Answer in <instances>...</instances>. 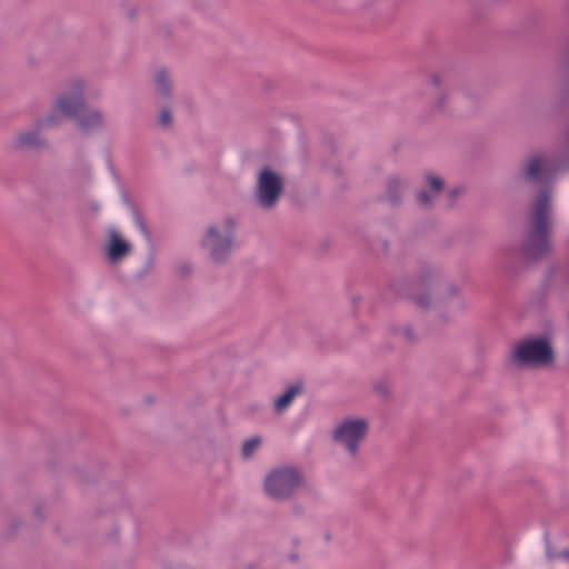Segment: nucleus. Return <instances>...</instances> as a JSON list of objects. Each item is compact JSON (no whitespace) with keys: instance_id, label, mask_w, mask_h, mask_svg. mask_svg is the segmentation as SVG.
Returning <instances> with one entry per match:
<instances>
[{"instance_id":"f257e3e1","label":"nucleus","mask_w":569,"mask_h":569,"mask_svg":"<svg viewBox=\"0 0 569 569\" xmlns=\"http://www.w3.org/2000/svg\"><path fill=\"white\" fill-rule=\"evenodd\" d=\"M551 212V191L545 188L538 192L530 206L529 219L520 246L523 260L536 262L550 254L552 250L550 241Z\"/></svg>"},{"instance_id":"f03ea898","label":"nucleus","mask_w":569,"mask_h":569,"mask_svg":"<svg viewBox=\"0 0 569 569\" xmlns=\"http://www.w3.org/2000/svg\"><path fill=\"white\" fill-rule=\"evenodd\" d=\"M234 232L236 223L232 218H224L207 228L200 244L212 263L224 264L229 261L233 249Z\"/></svg>"},{"instance_id":"7ed1b4c3","label":"nucleus","mask_w":569,"mask_h":569,"mask_svg":"<svg viewBox=\"0 0 569 569\" xmlns=\"http://www.w3.org/2000/svg\"><path fill=\"white\" fill-rule=\"evenodd\" d=\"M512 359L521 367L546 368L555 362V350L547 336L520 340L512 350Z\"/></svg>"},{"instance_id":"20e7f679","label":"nucleus","mask_w":569,"mask_h":569,"mask_svg":"<svg viewBox=\"0 0 569 569\" xmlns=\"http://www.w3.org/2000/svg\"><path fill=\"white\" fill-rule=\"evenodd\" d=\"M284 190L286 181L283 176L266 166L257 176L253 200L260 209L269 211L277 207Z\"/></svg>"},{"instance_id":"39448f33","label":"nucleus","mask_w":569,"mask_h":569,"mask_svg":"<svg viewBox=\"0 0 569 569\" xmlns=\"http://www.w3.org/2000/svg\"><path fill=\"white\" fill-rule=\"evenodd\" d=\"M515 182L519 188H539V192L548 188L552 192V188L549 184L550 168L548 158L541 152L529 154L519 164Z\"/></svg>"},{"instance_id":"423d86ee","label":"nucleus","mask_w":569,"mask_h":569,"mask_svg":"<svg viewBox=\"0 0 569 569\" xmlns=\"http://www.w3.org/2000/svg\"><path fill=\"white\" fill-rule=\"evenodd\" d=\"M303 485L302 473L293 466L273 468L264 478L266 493L274 500H288Z\"/></svg>"},{"instance_id":"0eeeda50","label":"nucleus","mask_w":569,"mask_h":569,"mask_svg":"<svg viewBox=\"0 0 569 569\" xmlns=\"http://www.w3.org/2000/svg\"><path fill=\"white\" fill-rule=\"evenodd\" d=\"M84 88L82 79H74L69 83L68 89L57 97L51 113L56 117L57 124L59 123V114L76 118L84 110Z\"/></svg>"},{"instance_id":"6e6552de","label":"nucleus","mask_w":569,"mask_h":569,"mask_svg":"<svg viewBox=\"0 0 569 569\" xmlns=\"http://www.w3.org/2000/svg\"><path fill=\"white\" fill-rule=\"evenodd\" d=\"M368 430L369 423L366 419H346L335 429L332 439L343 446L350 456L356 457Z\"/></svg>"},{"instance_id":"1a4fd4ad","label":"nucleus","mask_w":569,"mask_h":569,"mask_svg":"<svg viewBox=\"0 0 569 569\" xmlns=\"http://www.w3.org/2000/svg\"><path fill=\"white\" fill-rule=\"evenodd\" d=\"M440 271L433 267H423L419 271L417 278L412 283L413 292L410 293V299L413 303L422 310H427L431 306V289L440 280Z\"/></svg>"},{"instance_id":"9d476101","label":"nucleus","mask_w":569,"mask_h":569,"mask_svg":"<svg viewBox=\"0 0 569 569\" xmlns=\"http://www.w3.org/2000/svg\"><path fill=\"white\" fill-rule=\"evenodd\" d=\"M56 124V117L53 114H49L43 119L38 120L37 128L18 132L13 140L14 150L26 151L48 148V142L42 138L40 130Z\"/></svg>"},{"instance_id":"9b49d317","label":"nucleus","mask_w":569,"mask_h":569,"mask_svg":"<svg viewBox=\"0 0 569 569\" xmlns=\"http://www.w3.org/2000/svg\"><path fill=\"white\" fill-rule=\"evenodd\" d=\"M408 180L400 176H392L386 183V200L392 206H399L408 188Z\"/></svg>"},{"instance_id":"f8f14e48","label":"nucleus","mask_w":569,"mask_h":569,"mask_svg":"<svg viewBox=\"0 0 569 569\" xmlns=\"http://www.w3.org/2000/svg\"><path fill=\"white\" fill-rule=\"evenodd\" d=\"M131 250L129 242L123 240L120 234L111 229L109 231V240L107 246V254L111 261H117L127 256Z\"/></svg>"},{"instance_id":"ddd939ff","label":"nucleus","mask_w":569,"mask_h":569,"mask_svg":"<svg viewBox=\"0 0 569 569\" xmlns=\"http://www.w3.org/2000/svg\"><path fill=\"white\" fill-rule=\"evenodd\" d=\"M76 118L78 128L83 132L98 130L103 126V114L96 109L79 113Z\"/></svg>"},{"instance_id":"4468645a","label":"nucleus","mask_w":569,"mask_h":569,"mask_svg":"<svg viewBox=\"0 0 569 569\" xmlns=\"http://www.w3.org/2000/svg\"><path fill=\"white\" fill-rule=\"evenodd\" d=\"M302 391V383L301 382H295L291 386L288 387V389L274 400V410L277 412H282L284 409H287L295 397Z\"/></svg>"},{"instance_id":"2eb2a0df","label":"nucleus","mask_w":569,"mask_h":569,"mask_svg":"<svg viewBox=\"0 0 569 569\" xmlns=\"http://www.w3.org/2000/svg\"><path fill=\"white\" fill-rule=\"evenodd\" d=\"M156 91L164 100L170 99L172 81L164 69L158 70L154 76Z\"/></svg>"},{"instance_id":"dca6fc26","label":"nucleus","mask_w":569,"mask_h":569,"mask_svg":"<svg viewBox=\"0 0 569 569\" xmlns=\"http://www.w3.org/2000/svg\"><path fill=\"white\" fill-rule=\"evenodd\" d=\"M261 438L256 436L246 440L241 448V455L244 459H249L253 456L254 451L260 447Z\"/></svg>"},{"instance_id":"f3484780","label":"nucleus","mask_w":569,"mask_h":569,"mask_svg":"<svg viewBox=\"0 0 569 569\" xmlns=\"http://www.w3.org/2000/svg\"><path fill=\"white\" fill-rule=\"evenodd\" d=\"M436 100L433 102V109L438 112H445L449 106V97L447 90L435 92Z\"/></svg>"},{"instance_id":"a211bd4d","label":"nucleus","mask_w":569,"mask_h":569,"mask_svg":"<svg viewBox=\"0 0 569 569\" xmlns=\"http://www.w3.org/2000/svg\"><path fill=\"white\" fill-rule=\"evenodd\" d=\"M426 182L428 188L430 189L431 192L435 193V196H439L443 189V181L440 177L427 174Z\"/></svg>"},{"instance_id":"6ab92c4d","label":"nucleus","mask_w":569,"mask_h":569,"mask_svg":"<svg viewBox=\"0 0 569 569\" xmlns=\"http://www.w3.org/2000/svg\"><path fill=\"white\" fill-rule=\"evenodd\" d=\"M428 81L430 86L433 88L435 92L446 90V79L442 74L432 72L429 74Z\"/></svg>"},{"instance_id":"aec40b11","label":"nucleus","mask_w":569,"mask_h":569,"mask_svg":"<svg viewBox=\"0 0 569 569\" xmlns=\"http://www.w3.org/2000/svg\"><path fill=\"white\" fill-rule=\"evenodd\" d=\"M437 197L438 196H435V193L431 191L420 190L416 196V200L420 207L428 208Z\"/></svg>"},{"instance_id":"412c9836","label":"nucleus","mask_w":569,"mask_h":569,"mask_svg":"<svg viewBox=\"0 0 569 569\" xmlns=\"http://www.w3.org/2000/svg\"><path fill=\"white\" fill-rule=\"evenodd\" d=\"M395 335H403L407 341L415 342L417 341V337L410 326H405L403 328H393Z\"/></svg>"},{"instance_id":"4be33fe9","label":"nucleus","mask_w":569,"mask_h":569,"mask_svg":"<svg viewBox=\"0 0 569 569\" xmlns=\"http://www.w3.org/2000/svg\"><path fill=\"white\" fill-rule=\"evenodd\" d=\"M133 216H134V222L138 226V228L140 229V231L142 232V234L149 239L150 238V233H149V230L147 228V224L144 223V220L142 218V214L136 210L133 212Z\"/></svg>"},{"instance_id":"5701e85b","label":"nucleus","mask_w":569,"mask_h":569,"mask_svg":"<svg viewBox=\"0 0 569 569\" xmlns=\"http://www.w3.org/2000/svg\"><path fill=\"white\" fill-rule=\"evenodd\" d=\"M172 122V118H171V111L169 108L164 107L161 109L160 111V114H159V123L162 126V127H169Z\"/></svg>"},{"instance_id":"b1692460","label":"nucleus","mask_w":569,"mask_h":569,"mask_svg":"<svg viewBox=\"0 0 569 569\" xmlns=\"http://www.w3.org/2000/svg\"><path fill=\"white\" fill-rule=\"evenodd\" d=\"M559 68H569V46L566 48L561 60L559 61Z\"/></svg>"},{"instance_id":"393cba45","label":"nucleus","mask_w":569,"mask_h":569,"mask_svg":"<svg viewBox=\"0 0 569 569\" xmlns=\"http://www.w3.org/2000/svg\"><path fill=\"white\" fill-rule=\"evenodd\" d=\"M458 293H459V289L456 284H449L446 289V296H449V297H458Z\"/></svg>"},{"instance_id":"a878e982","label":"nucleus","mask_w":569,"mask_h":569,"mask_svg":"<svg viewBox=\"0 0 569 569\" xmlns=\"http://www.w3.org/2000/svg\"><path fill=\"white\" fill-rule=\"evenodd\" d=\"M375 390H376L377 393H379L381 396H387L388 395V388L383 383H376L375 385Z\"/></svg>"},{"instance_id":"bb28decb","label":"nucleus","mask_w":569,"mask_h":569,"mask_svg":"<svg viewBox=\"0 0 569 569\" xmlns=\"http://www.w3.org/2000/svg\"><path fill=\"white\" fill-rule=\"evenodd\" d=\"M547 557H548L550 560H556V559L560 558V557H559V552H556V551H552V550H549V551L547 552Z\"/></svg>"},{"instance_id":"cd10ccee","label":"nucleus","mask_w":569,"mask_h":569,"mask_svg":"<svg viewBox=\"0 0 569 569\" xmlns=\"http://www.w3.org/2000/svg\"><path fill=\"white\" fill-rule=\"evenodd\" d=\"M559 557L569 562V549H565L559 552Z\"/></svg>"},{"instance_id":"c85d7f7f","label":"nucleus","mask_w":569,"mask_h":569,"mask_svg":"<svg viewBox=\"0 0 569 569\" xmlns=\"http://www.w3.org/2000/svg\"><path fill=\"white\" fill-rule=\"evenodd\" d=\"M458 307H459V309H461V310L466 308L465 302H463V301H462V299H460V298L458 299Z\"/></svg>"},{"instance_id":"c756f323","label":"nucleus","mask_w":569,"mask_h":569,"mask_svg":"<svg viewBox=\"0 0 569 569\" xmlns=\"http://www.w3.org/2000/svg\"><path fill=\"white\" fill-rule=\"evenodd\" d=\"M460 192H461L460 189H453L451 191V194H452V197H458L460 194Z\"/></svg>"},{"instance_id":"7c9ffc66","label":"nucleus","mask_w":569,"mask_h":569,"mask_svg":"<svg viewBox=\"0 0 569 569\" xmlns=\"http://www.w3.org/2000/svg\"><path fill=\"white\" fill-rule=\"evenodd\" d=\"M398 284V282L392 283V288L395 289L396 292H399V289L397 288Z\"/></svg>"}]
</instances>
